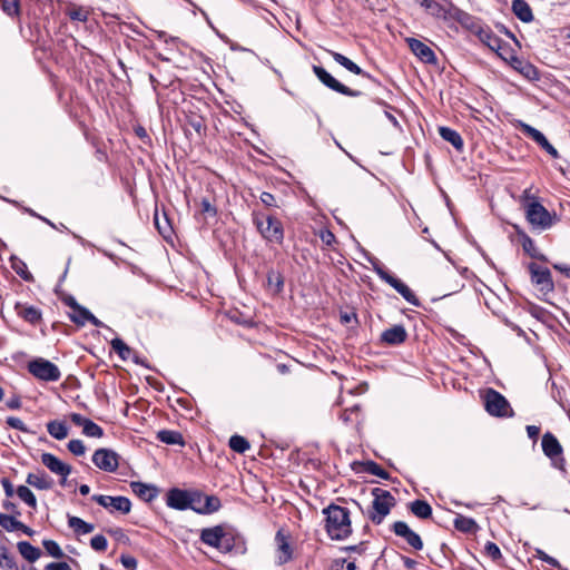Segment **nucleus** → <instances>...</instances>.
I'll return each instance as SVG.
<instances>
[{
  "label": "nucleus",
  "mask_w": 570,
  "mask_h": 570,
  "mask_svg": "<svg viewBox=\"0 0 570 570\" xmlns=\"http://www.w3.org/2000/svg\"><path fill=\"white\" fill-rule=\"evenodd\" d=\"M14 309L19 317L32 325L38 324L42 318L41 311L35 306L17 303Z\"/></svg>",
  "instance_id": "bb28decb"
},
{
  "label": "nucleus",
  "mask_w": 570,
  "mask_h": 570,
  "mask_svg": "<svg viewBox=\"0 0 570 570\" xmlns=\"http://www.w3.org/2000/svg\"><path fill=\"white\" fill-rule=\"evenodd\" d=\"M372 264L373 269L377 276L390 286H392L407 303L416 307L421 306L420 299L405 283L387 272L377 259L372 262Z\"/></svg>",
  "instance_id": "39448f33"
},
{
  "label": "nucleus",
  "mask_w": 570,
  "mask_h": 570,
  "mask_svg": "<svg viewBox=\"0 0 570 570\" xmlns=\"http://www.w3.org/2000/svg\"><path fill=\"white\" fill-rule=\"evenodd\" d=\"M509 65L530 81H535L540 78L538 68L523 58L511 56Z\"/></svg>",
  "instance_id": "a211bd4d"
},
{
  "label": "nucleus",
  "mask_w": 570,
  "mask_h": 570,
  "mask_svg": "<svg viewBox=\"0 0 570 570\" xmlns=\"http://www.w3.org/2000/svg\"><path fill=\"white\" fill-rule=\"evenodd\" d=\"M200 210L204 214L215 217L217 215V208L210 203L208 198H203L200 202Z\"/></svg>",
  "instance_id": "0e129e2a"
},
{
  "label": "nucleus",
  "mask_w": 570,
  "mask_h": 570,
  "mask_svg": "<svg viewBox=\"0 0 570 570\" xmlns=\"http://www.w3.org/2000/svg\"><path fill=\"white\" fill-rule=\"evenodd\" d=\"M110 345L112 347V350L118 354V356L122 360V361H127L128 358H131L132 354L135 353V351H132L131 347H129L121 338L119 337H115L111 342H110Z\"/></svg>",
  "instance_id": "37998d69"
},
{
  "label": "nucleus",
  "mask_w": 570,
  "mask_h": 570,
  "mask_svg": "<svg viewBox=\"0 0 570 570\" xmlns=\"http://www.w3.org/2000/svg\"><path fill=\"white\" fill-rule=\"evenodd\" d=\"M259 199L266 207H277L276 199L271 193L263 191Z\"/></svg>",
  "instance_id": "338daca9"
},
{
  "label": "nucleus",
  "mask_w": 570,
  "mask_h": 570,
  "mask_svg": "<svg viewBox=\"0 0 570 570\" xmlns=\"http://www.w3.org/2000/svg\"><path fill=\"white\" fill-rule=\"evenodd\" d=\"M454 528L462 533H476L480 529L479 524L473 518L458 514L453 520Z\"/></svg>",
  "instance_id": "72a5a7b5"
},
{
  "label": "nucleus",
  "mask_w": 570,
  "mask_h": 570,
  "mask_svg": "<svg viewBox=\"0 0 570 570\" xmlns=\"http://www.w3.org/2000/svg\"><path fill=\"white\" fill-rule=\"evenodd\" d=\"M519 130L528 138L532 139L537 145H539L546 153H548L552 158H559V151L549 142L547 137L537 128L519 120L518 126Z\"/></svg>",
  "instance_id": "9b49d317"
},
{
  "label": "nucleus",
  "mask_w": 570,
  "mask_h": 570,
  "mask_svg": "<svg viewBox=\"0 0 570 570\" xmlns=\"http://www.w3.org/2000/svg\"><path fill=\"white\" fill-rule=\"evenodd\" d=\"M6 423L10 428L19 430L21 432H26V433L30 432V430L27 428V425L19 417L8 416L7 420H6Z\"/></svg>",
  "instance_id": "e2e57ef3"
},
{
  "label": "nucleus",
  "mask_w": 570,
  "mask_h": 570,
  "mask_svg": "<svg viewBox=\"0 0 570 570\" xmlns=\"http://www.w3.org/2000/svg\"><path fill=\"white\" fill-rule=\"evenodd\" d=\"M119 454L111 449L100 448L92 454V463L105 472H116L119 466Z\"/></svg>",
  "instance_id": "9d476101"
},
{
  "label": "nucleus",
  "mask_w": 570,
  "mask_h": 570,
  "mask_svg": "<svg viewBox=\"0 0 570 570\" xmlns=\"http://www.w3.org/2000/svg\"><path fill=\"white\" fill-rule=\"evenodd\" d=\"M45 570H72L67 562H50L45 567Z\"/></svg>",
  "instance_id": "774afa93"
},
{
  "label": "nucleus",
  "mask_w": 570,
  "mask_h": 570,
  "mask_svg": "<svg viewBox=\"0 0 570 570\" xmlns=\"http://www.w3.org/2000/svg\"><path fill=\"white\" fill-rule=\"evenodd\" d=\"M0 7L10 17L19 16L20 0H0Z\"/></svg>",
  "instance_id": "603ef678"
},
{
  "label": "nucleus",
  "mask_w": 570,
  "mask_h": 570,
  "mask_svg": "<svg viewBox=\"0 0 570 570\" xmlns=\"http://www.w3.org/2000/svg\"><path fill=\"white\" fill-rule=\"evenodd\" d=\"M14 272L26 282L33 281L32 274L27 269L26 264L22 261L12 264Z\"/></svg>",
  "instance_id": "4d7b16f0"
},
{
  "label": "nucleus",
  "mask_w": 570,
  "mask_h": 570,
  "mask_svg": "<svg viewBox=\"0 0 570 570\" xmlns=\"http://www.w3.org/2000/svg\"><path fill=\"white\" fill-rule=\"evenodd\" d=\"M410 511L420 519H429L432 517V507L425 500H414L409 505Z\"/></svg>",
  "instance_id": "ea45409f"
},
{
  "label": "nucleus",
  "mask_w": 570,
  "mask_h": 570,
  "mask_svg": "<svg viewBox=\"0 0 570 570\" xmlns=\"http://www.w3.org/2000/svg\"><path fill=\"white\" fill-rule=\"evenodd\" d=\"M475 36L492 51L502 49V39L490 27L483 24L481 29L476 30Z\"/></svg>",
  "instance_id": "393cba45"
},
{
  "label": "nucleus",
  "mask_w": 570,
  "mask_h": 570,
  "mask_svg": "<svg viewBox=\"0 0 570 570\" xmlns=\"http://www.w3.org/2000/svg\"><path fill=\"white\" fill-rule=\"evenodd\" d=\"M190 507L188 509L199 514V510L205 501V494L200 491H190Z\"/></svg>",
  "instance_id": "5fc2aeb1"
},
{
  "label": "nucleus",
  "mask_w": 570,
  "mask_h": 570,
  "mask_svg": "<svg viewBox=\"0 0 570 570\" xmlns=\"http://www.w3.org/2000/svg\"><path fill=\"white\" fill-rule=\"evenodd\" d=\"M42 546L47 553L52 558L61 559L65 557V552L55 540L46 539L42 541Z\"/></svg>",
  "instance_id": "3c124183"
},
{
  "label": "nucleus",
  "mask_w": 570,
  "mask_h": 570,
  "mask_svg": "<svg viewBox=\"0 0 570 570\" xmlns=\"http://www.w3.org/2000/svg\"><path fill=\"white\" fill-rule=\"evenodd\" d=\"M421 7H423L429 14L435 18L444 20L450 18V6L446 8L435 0H422Z\"/></svg>",
  "instance_id": "2f4dec72"
},
{
  "label": "nucleus",
  "mask_w": 570,
  "mask_h": 570,
  "mask_svg": "<svg viewBox=\"0 0 570 570\" xmlns=\"http://www.w3.org/2000/svg\"><path fill=\"white\" fill-rule=\"evenodd\" d=\"M0 525L8 532L18 531L19 527H22V522L19 521L14 515L0 513Z\"/></svg>",
  "instance_id": "09e8293b"
},
{
  "label": "nucleus",
  "mask_w": 570,
  "mask_h": 570,
  "mask_svg": "<svg viewBox=\"0 0 570 570\" xmlns=\"http://www.w3.org/2000/svg\"><path fill=\"white\" fill-rule=\"evenodd\" d=\"M313 72L317 79L328 89L347 97H360L362 91L354 90L340 82L322 66L314 65Z\"/></svg>",
  "instance_id": "6e6552de"
},
{
  "label": "nucleus",
  "mask_w": 570,
  "mask_h": 570,
  "mask_svg": "<svg viewBox=\"0 0 570 570\" xmlns=\"http://www.w3.org/2000/svg\"><path fill=\"white\" fill-rule=\"evenodd\" d=\"M157 440L168 445H185L184 436L180 432L174 430H160L157 432Z\"/></svg>",
  "instance_id": "c9c22d12"
},
{
  "label": "nucleus",
  "mask_w": 570,
  "mask_h": 570,
  "mask_svg": "<svg viewBox=\"0 0 570 570\" xmlns=\"http://www.w3.org/2000/svg\"><path fill=\"white\" fill-rule=\"evenodd\" d=\"M487 412L497 417H512L514 412L508 400L494 389H488L484 394Z\"/></svg>",
  "instance_id": "423d86ee"
},
{
  "label": "nucleus",
  "mask_w": 570,
  "mask_h": 570,
  "mask_svg": "<svg viewBox=\"0 0 570 570\" xmlns=\"http://www.w3.org/2000/svg\"><path fill=\"white\" fill-rule=\"evenodd\" d=\"M91 500L97 502L99 505L105 509L112 508L114 510L127 514L131 510V501L127 497L118 495H102V494H94Z\"/></svg>",
  "instance_id": "ddd939ff"
},
{
  "label": "nucleus",
  "mask_w": 570,
  "mask_h": 570,
  "mask_svg": "<svg viewBox=\"0 0 570 570\" xmlns=\"http://www.w3.org/2000/svg\"><path fill=\"white\" fill-rule=\"evenodd\" d=\"M409 337L406 328L402 324L393 325L381 333L380 343L387 346H399Z\"/></svg>",
  "instance_id": "f3484780"
},
{
  "label": "nucleus",
  "mask_w": 570,
  "mask_h": 570,
  "mask_svg": "<svg viewBox=\"0 0 570 570\" xmlns=\"http://www.w3.org/2000/svg\"><path fill=\"white\" fill-rule=\"evenodd\" d=\"M28 371L35 377L46 382H57L61 377L59 367L45 358H36L28 363Z\"/></svg>",
  "instance_id": "0eeeda50"
},
{
  "label": "nucleus",
  "mask_w": 570,
  "mask_h": 570,
  "mask_svg": "<svg viewBox=\"0 0 570 570\" xmlns=\"http://www.w3.org/2000/svg\"><path fill=\"white\" fill-rule=\"evenodd\" d=\"M450 18L458 21L464 29L471 31L473 35L476 33V30L481 29L483 22L481 19L463 11L462 9L454 6L450 2Z\"/></svg>",
  "instance_id": "4468645a"
},
{
  "label": "nucleus",
  "mask_w": 570,
  "mask_h": 570,
  "mask_svg": "<svg viewBox=\"0 0 570 570\" xmlns=\"http://www.w3.org/2000/svg\"><path fill=\"white\" fill-rule=\"evenodd\" d=\"M439 134L441 138L450 142L455 148L456 151L463 150L464 142L461 135L456 130L450 127L441 126L439 127Z\"/></svg>",
  "instance_id": "7c9ffc66"
},
{
  "label": "nucleus",
  "mask_w": 570,
  "mask_h": 570,
  "mask_svg": "<svg viewBox=\"0 0 570 570\" xmlns=\"http://www.w3.org/2000/svg\"><path fill=\"white\" fill-rule=\"evenodd\" d=\"M190 491L171 488L166 493V504L175 510H187L190 507Z\"/></svg>",
  "instance_id": "dca6fc26"
},
{
  "label": "nucleus",
  "mask_w": 570,
  "mask_h": 570,
  "mask_svg": "<svg viewBox=\"0 0 570 570\" xmlns=\"http://www.w3.org/2000/svg\"><path fill=\"white\" fill-rule=\"evenodd\" d=\"M68 525L73 529L77 534H88L94 531L92 523L86 522L79 517L68 514Z\"/></svg>",
  "instance_id": "a19ab883"
},
{
  "label": "nucleus",
  "mask_w": 570,
  "mask_h": 570,
  "mask_svg": "<svg viewBox=\"0 0 570 570\" xmlns=\"http://www.w3.org/2000/svg\"><path fill=\"white\" fill-rule=\"evenodd\" d=\"M67 449L77 456H81L86 452V446L81 440L73 439L70 440L67 444Z\"/></svg>",
  "instance_id": "13d9d810"
},
{
  "label": "nucleus",
  "mask_w": 570,
  "mask_h": 570,
  "mask_svg": "<svg viewBox=\"0 0 570 570\" xmlns=\"http://www.w3.org/2000/svg\"><path fill=\"white\" fill-rule=\"evenodd\" d=\"M48 433L56 440H63L68 436V425L63 421H49L47 423Z\"/></svg>",
  "instance_id": "58836bf2"
},
{
  "label": "nucleus",
  "mask_w": 570,
  "mask_h": 570,
  "mask_svg": "<svg viewBox=\"0 0 570 570\" xmlns=\"http://www.w3.org/2000/svg\"><path fill=\"white\" fill-rule=\"evenodd\" d=\"M275 541L279 551L277 563L285 564L293 558V550L288 542V535L284 534L283 530H278L275 535Z\"/></svg>",
  "instance_id": "b1692460"
},
{
  "label": "nucleus",
  "mask_w": 570,
  "mask_h": 570,
  "mask_svg": "<svg viewBox=\"0 0 570 570\" xmlns=\"http://www.w3.org/2000/svg\"><path fill=\"white\" fill-rule=\"evenodd\" d=\"M322 513L325 517L324 529L331 540L344 541L352 535L351 512L347 508L331 503Z\"/></svg>",
  "instance_id": "f257e3e1"
},
{
  "label": "nucleus",
  "mask_w": 570,
  "mask_h": 570,
  "mask_svg": "<svg viewBox=\"0 0 570 570\" xmlns=\"http://www.w3.org/2000/svg\"><path fill=\"white\" fill-rule=\"evenodd\" d=\"M267 285L274 294H279L284 289V276L281 272L271 269L267 273Z\"/></svg>",
  "instance_id": "79ce46f5"
},
{
  "label": "nucleus",
  "mask_w": 570,
  "mask_h": 570,
  "mask_svg": "<svg viewBox=\"0 0 570 570\" xmlns=\"http://www.w3.org/2000/svg\"><path fill=\"white\" fill-rule=\"evenodd\" d=\"M406 42L411 49V51L422 61L425 63H435L436 62V56L434 51L426 46L424 42H422L419 39L415 38H407Z\"/></svg>",
  "instance_id": "412c9836"
},
{
  "label": "nucleus",
  "mask_w": 570,
  "mask_h": 570,
  "mask_svg": "<svg viewBox=\"0 0 570 570\" xmlns=\"http://www.w3.org/2000/svg\"><path fill=\"white\" fill-rule=\"evenodd\" d=\"M535 558L547 562L548 564H550L551 567H554V568H560L561 564L560 562L553 558V557H550L549 554H547L543 550L541 549H537L535 550V554H534Z\"/></svg>",
  "instance_id": "680f3d73"
},
{
  "label": "nucleus",
  "mask_w": 570,
  "mask_h": 570,
  "mask_svg": "<svg viewBox=\"0 0 570 570\" xmlns=\"http://www.w3.org/2000/svg\"><path fill=\"white\" fill-rule=\"evenodd\" d=\"M541 446L544 455L548 456L550 460H554L556 456H560L561 454H563L562 445L560 444L556 435L552 434L551 432H546L542 435Z\"/></svg>",
  "instance_id": "5701e85b"
},
{
  "label": "nucleus",
  "mask_w": 570,
  "mask_h": 570,
  "mask_svg": "<svg viewBox=\"0 0 570 570\" xmlns=\"http://www.w3.org/2000/svg\"><path fill=\"white\" fill-rule=\"evenodd\" d=\"M90 315V311L82 305H79L69 317L71 322H73L78 326H83L87 323V320Z\"/></svg>",
  "instance_id": "8fccbe9b"
},
{
  "label": "nucleus",
  "mask_w": 570,
  "mask_h": 570,
  "mask_svg": "<svg viewBox=\"0 0 570 570\" xmlns=\"http://www.w3.org/2000/svg\"><path fill=\"white\" fill-rule=\"evenodd\" d=\"M68 17L72 21L85 22L88 20V11L82 7H72L67 11Z\"/></svg>",
  "instance_id": "864d4df0"
},
{
  "label": "nucleus",
  "mask_w": 570,
  "mask_h": 570,
  "mask_svg": "<svg viewBox=\"0 0 570 570\" xmlns=\"http://www.w3.org/2000/svg\"><path fill=\"white\" fill-rule=\"evenodd\" d=\"M71 422L77 426H82V433L86 436L89 438H102L104 436V430L100 425L91 421L90 419H87L82 416L79 413H71L70 414Z\"/></svg>",
  "instance_id": "6ab92c4d"
},
{
  "label": "nucleus",
  "mask_w": 570,
  "mask_h": 570,
  "mask_svg": "<svg viewBox=\"0 0 570 570\" xmlns=\"http://www.w3.org/2000/svg\"><path fill=\"white\" fill-rule=\"evenodd\" d=\"M190 129L197 132L198 136H203L206 130L205 121L203 117L198 115L186 116L185 119V134L188 136L190 134Z\"/></svg>",
  "instance_id": "e433bc0d"
},
{
  "label": "nucleus",
  "mask_w": 570,
  "mask_h": 570,
  "mask_svg": "<svg viewBox=\"0 0 570 570\" xmlns=\"http://www.w3.org/2000/svg\"><path fill=\"white\" fill-rule=\"evenodd\" d=\"M512 11L522 22L529 23L533 20L532 9L525 0H513Z\"/></svg>",
  "instance_id": "473e14b6"
},
{
  "label": "nucleus",
  "mask_w": 570,
  "mask_h": 570,
  "mask_svg": "<svg viewBox=\"0 0 570 570\" xmlns=\"http://www.w3.org/2000/svg\"><path fill=\"white\" fill-rule=\"evenodd\" d=\"M228 445L234 452L239 454L245 453L250 448L249 442L238 434L230 436Z\"/></svg>",
  "instance_id": "49530a36"
},
{
  "label": "nucleus",
  "mask_w": 570,
  "mask_h": 570,
  "mask_svg": "<svg viewBox=\"0 0 570 570\" xmlns=\"http://www.w3.org/2000/svg\"><path fill=\"white\" fill-rule=\"evenodd\" d=\"M528 271L530 273L531 283L537 286L540 292L544 294L553 292L554 283L548 267L531 262L528 264Z\"/></svg>",
  "instance_id": "1a4fd4ad"
},
{
  "label": "nucleus",
  "mask_w": 570,
  "mask_h": 570,
  "mask_svg": "<svg viewBox=\"0 0 570 570\" xmlns=\"http://www.w3.org/2000/svg\"><path fill=\"white\" fill-rule=\"evenodd\" d=\"M332 56L333 60L337 62L340 66L344 67L350 72L357 75V76H367V71L363 70L358 65H356L354 61H352L346 56L336 52V51H328Z\"/></svg>",
  "instance_id": "c85d7f7f"
},
{
  "label": "nucleus",
  "mask_w": 570,
  "mask_h": 570,
  "mask_svg": "<svg viewBox=\"0 0 570 570\" xmlns=\"http://www.w3.org/2000/svg\"><path fill=\"white\" fill-rule=\"evenodd\" d=\"M17 548L20 554L29 562L37 561L41 556V550L28 541L18 542Z\"/></svg>",
  "instance_id": "4c0bfd02"
},
{
  "label": "nucleus",
  "mask_w": 570,
  "mask_h": 570,
  "mask_svg": "<svg viewBox=\"0 0 570 570\" xmlns=\"http://www.w3.org/2000/svg\"><path fill=\"white\" fill-rule=\"evenodd\" d=\"M522 197L530 200L524 205V210L525 218L533 228L547 230L553 226L556 215H552L537 197L530 196L528 190H524Z\"/></svg>",
  "instance_id": "7ed1b4c3"
},
{
  "label": "nucleus",
  "mask_w": 570,
  "mask_h": 570,
  "mask_svg": "<svg viewBox=\"0 0 570 570\" xmlns=\"http://www.w3.org/2000/svg\"><path fill=\"white\" fill-rule=\"evenodd\" d=\"M130 488L131 491L145 502L154 501L159 494L158 487L155 484L144 483L141 481L130 482Z\"/></svg>",
  "instance_id": "4be33fe9"
},
{
  "label": "nucleus",
  "mask_w": 570,
  "mask_h": 570,
  "mask_svg": "<svg viewBox=\"0 0 570 570\" xmlns=\"http://www.w3.org/2000/svg\"><path fill=\"white\" fill-rule=\"evenodd\" d=\"M222 508L220 499L216 495H206L205 501L199 510V514H210L217 512Z\"/></svg>",
  "instance_id": "c03bdc74"
},
{
  "label": "nucleus",
  "mask_w": 570,
  "mask_h": 570,
  "mask_svg": "<svg viewBox=\"0 0 570 570\" xmlns=\"http://www.w3.org/2000/svg\"><path fill=\"white\" fill-rule=\"evenodd\" d=\"M224 525L204 528L200 531V541L212 548L219 550Z\"/></svg>",
  "instance_id": "a878e982"
},
{
  "label": "nucleus",
  "mask_w": 570,
  "mask_h": 570,
  "mask_svg": "<svg viewBox=\"0 0 570 570\" xmlns=\"http://www.w3.org/2000/svg\"><path fill=\"white\" fill-rule=\"evenodd\" d=\"M494 52L507 63H510V57L517 56L515 51L508 45L502 42V49L494 50Z\"/></svg>",
  "instance_id": "052dcab7"
},
{
  "label": "nucleus",
  "mask_w": 570,
  "mask_h": 570,
  "mask_svg": "<svg viewBox=\"0 0 570 570\" xmlns=\"http://www.w3.org/2000/svg\"><path fill=\"white\" fill-rule=\"evenodd\" d=\"M252 220L259 235L269 243L282 245L284 242V227L282 222L274 215H265L254 210Z\"/></svg>",
  "instance_id": "f03ea898"
},
{
  "label": "nucleus",
  "mask_w": 570,
  "mask_h": 570,
  "mask_svg": "<svg viewBox=\"0 0 570 570\" xmlns=\"http://www.w3.org/2000/svg\"><path fill=\"white\" fill-rule=\"evenodd\" d=\"M0 567L7 570H19L14 556L6 547H0Z\"/></svg>",
  "instance_id": "de8ad7c7"
},
{
  "label": "nucleus",
  "mask_w": 570,
  "mask_h": 570,
  "mask_svg": "<svg viewBox=\"0 0 570 570\" xmlns=\"http://www.w3.org/2000/svg\"><path fill=\"white\" fill-rule=\"evenodd\" d=\"M484 553L491 558L492 561L498 562L502 559V553L500 548L491 541H488L484 546Z\"/></svg>",
  "instance_id": "6e6d98bb"
},
{
  "label": "nucleus",
  "mask_w": 570,
  "mask_h": 570,
  "mask_svg": "<svg viewBox=\"0 0 570 570\" xmlns=\"http://www.w3.org/2000/svg\"><path fill=\"white\" fill-rule=\"evenodd\" d=\"M391 529L395 535L403 538L414 550L419 551L423 549V541L421 537L413 531L406 522L395 521Z\"/></svg>",
  "instance_id": "2eb2a0df"
},
{
  "label": "nucleus",
  "mask_w": 570,
  "mask_h": 570,
  "mask_svg": "<svg viewBox=\"0 0 570 570\" xmlns=\"http://www.w3.org/2000/svg\"><path fill=\"white\" fill-rule=\"evenodd\" d=\"M26 482L38 490H49L53 487V480L49 478L45 471L40 473H29Z\"/></svg>",
  "instance_id": "c756f323"
},
{
  "label": "nucleus",
  "mask_w": 570,
  "mask_h": 570,
  "mask_svg": "<svg viewBox=\"0 0 570 570\" xmlns=\"http://www.w3.org/2000/svg\"><path fill=\"white\" fill-rule=\"evenodd\" d=\"M520 243L525 255L540 262H548V257L539 250L534 240L529 235H524Z\"/></svg>",
  "instance_id": "f704fd0d"
},
{
  "label": "nucleus",
  "mask_w": 570,
  "mask_h": 570,
  "mask_svg": "<svg viewBox=\"0 0 570 570\" xmlns=\"http://www.w3.org/2000/svg\"><path fill=\"white\" fill-rule=\"evenodd\" d=\"M219 546V552L222 553H245L246 552V543L244 538L234 532L233 530H223L222 540Z\"/></svg>",
  "instance_id": "f8f14e48"
},
{
  "label": "nucleus",
  "mask_w": 570,
  "mask_h": 570,
  "mask_svg": "<svg viewBox=\"0 0 570 570\" xmlns=\"http://www.w3.org/2000/svg\"><path fill=\"white\" fill-rule=\"evenodd\" d=\"M17 495L31 509L37 508V499L33 492L27 485H19L16 490Z\"/></svg>",
  "instance_id": "a18cd8bd"
},
{
  "label": "nucleus",
  "mask_w": 570,
  "mask_h": 570,
  "mask_svg": "<svg viewBox=\"0 0 570 570\" xmlns=\"http://www.w3.org/2000/svg\"><path fill=\"white\" fill-rule=\"evenodd\" d=\"M107 546H108V541H107L106 537L102 534H97V535L92 537L90 540V547L95 551L102 552L107 549Z\"/></svg>",
  "instance_id": "bf43d9fd"
},
{
  "label": "nucleus",
  "mask_w": 570,
  "mask_h": 570,
  "mask_svg": "<svg viewBox=\"0 0 570 570\" xmlns=\"http://www.w3.org/2000/svg\"><path fill=\"white\" fill-rule=\"evenodd\" d=\"M120 562L128 570H135L137 568V559L135 557L122 554Z\"/></svg>",
  "instance_id": "69168bd1"
},
{
  "label": "nucleus",
  "mask_w": 570,
  "mask_h": 570,
  "mask_svg": "<svg viewBox=\"0 0 570 570\" xmlns=\"http://www.w3.org/2000/svg\"><path fill=\"white\" fill-rule=\"evenodd\" d=\"M371 494L373 495V511H368V519L379 525L395 505V499L390 491L381 488L372 489Z\"/></svg>",
  "instance_id": "20e7f679"
},
{
  "label": "nucleus",
  "mask_w": 570,
  "mask_h": 570,
  "mask_svg": "<svg viewBox=\"0 0 570 570\" xmlns=\"http://www.w3.org/2000/svg\"><path fill=\"white\" fill-rule=\"evenodd\" d=\"M356 466H362L363 471H365L372 475L379 476L381 479H384V480L391 479L390 473L386 472L380 464H377L376 462H374L372 460H367L364 462H358V461L353 462L352 469L354 471L358 472Z\"/></svg>",
  "instance_id": "cd10ccee"
},
{
  "label": "nucleus",
  "mask_w": 570,
  "mask_h": 570,
  "mask_svg": "<svg viewBox=\"0 0 570 570\" xmlns=\"http://www.w3.org/2000/svg\"><path fill=\"white\" fill-rule=\"evenodd\" d=\"M41 463L52 473L59 476H68L71 473V465L62 462L52 453L45 452L41 454Z\"/></svg>",
  "instance_id": "aec40b11"
}]
</instances>
